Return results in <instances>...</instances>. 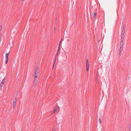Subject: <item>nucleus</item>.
<instances>
[{
	"instance_id": "obj_1",
	"label": "nucleus",
	"mask_w": 131,
	"mask_h": 131,
	"mask_svg": "<svg viewBox=\"0 0 131 131\" xmlns=\"http://www.w3.org/2000/svg\"><path fill=\"white\" fill-rule=\"evenodd\" d=\"M123 40H121L120 44L119 51L122 52L123 49Z\"/></svg>"
},
{
	"instance_id": "obj_2",
	"label": "nucleus",
	"mask_w": 131,
	"mask_h": 131,
	"mask_svg": "<svg viewBox=\"0 0 131 131\" xmlns=\"http://www.w3.org/2000/svg\"><path fill=\"white\" fill-rule=\"evenodd\" d=\"M39 68L37 66L36 67V68L35 69V72H37V73H38L39 71H38V70H39Z\"/></svg>"
},
{
	"instance_id": "obj_3",
	"label": "nucleus",
	"mask_w": 131,
	"mask_h": 131,
	"mask_svg": "<svg viewBox=\"0 0 131 131\" xmlns=\"http://www.w3.org/2000/svg\"><path fill=\"white\" fill-rule=\"evenodd\" d=\"M125 25L124 24L123 26V30L122 31V32L125 33Z\"/></svg>"
},
{
	"instance_id": "obj_4",
	"label": "nucleus",
	"mask_w": 131,
	"mask_h": 131,
	"mask_svg": "<svg viewBox=\"0 0 131 131\" xmlns=\"http://www.w3.org/2000/svg\"><path fill=\"white\" fill-rule=\"evenodd\" d=\"M58 110V107H55L54 109L53 110V113H54L56 112Z\"/></svg>"
},
{
	"instance_id": "obj_5",
	"label": "nucleus",
	"mask_w": 131,
	"mask_h": 131,
	"mask_svg": "<svg viewBox=\"0 0 131 131\" xmlns=\"http://www.w3.org/2000/svg\"><path fill=\"white\" fill-rule=\"evenodd\" d=\"M124 33H123V32H122V35H121V40H123Z\"/></svg>"
},
{
	"instance_id": "obj_6",
	"label": "nucleus",
	"mask_w": 131,
	"mask_h": 131,
	"mask_svg": "<svg viewBox=\"0 0 131 131\" xmlns=\"http://www.w3.org/2000/svg\"><path fill=\"white\" fill-rule=\"evenodd\" d=\"M38 73H37V72H35L34 76L35 78H37Z\"/></svg>"
},
{
	"instance_id": "obj_7",
	"label": "nucleus",
	"mask_w": 131,
	"mask_h": 131,
	"mask_svg": "<svg viewBox=\"0 0 131 131\" xmlns=\"http://www.w3.org/2000/svg\"><path fill=\"white\" fill-rule=\"evenodd\" d=\"M89 65L87 64L86 66V70L87 71H88L89 70Z\"/></svg>"
},
{
	"instance_id": "obj_8",
	"label": "nucleus",
	"mask_w": 131,
	"mask_h": 131,
	"mask_svg": "<svg viewBox=\"0 0 131 131\" xmlns=\"http://www.w3.org/2000/svg\"><path fill=\"white\" fill-rule=\"evenodd\" d=\"M6 59H8V55H9V54H8V53H6Z\"/></svg>"
},
{
	"instance_id": "obj_9",
	"label": "nucleus",
	"mask_w": 131,
	"mask_h": 131,
	"mask_svg": "<svg viewBox=\"0 0 131 131\" xmlns=\"http://www.w3.org/2000/svg\"><path fill=\"white\" fill-rule=\"evenodd\" d=\"M5 79H3V80L1 82V83L3 84L5 82Z\"/></svg>"
},
{
	"instance_id": "obj_10",
	"label": "nucleus",
	"mask_w": 131,
	"mask_h": 131,
	"mask_svg": "<svg viewBox=\"0 0 131 131\" xmlns=\"http://www.w3.org/2000/svg\"><path fill=\"white\" fill-rule=\"evenodd\" d=\"M86 65H87V64L89 65V64L88 63V59H86Z\"/></svg>"
},
{
	"instance_id": "obj_11",
	"label": "nucleus",
	"mask_w": 131,
	"mask_h": 131,
	"mask_svg": "<svg viewBox=\"0 0 131 131\" xmlns=\"http://www.w3.org/2000/svg\"><path fill=\"white\" fill-rule=\"evenodd\" d=\"M3 84L1 83L0 84V89L2 87H3Z\"/></svg>"
},
{
	"instance_id": "obj_12",
	"label": "nucleus",
	"mask_w": 131,
	"mask_h": 131,
	"mask_svg": "<svg viewBox=\"0 0 131 131\" xmlns=\"http://www.w3.org/2000/svg\"><path fill=\"white\" fill-rule=\"evenodd\" d=\"M16 102L15 101H13V105H15L16 104Z\"/></svg>"
},
{
	"instance_id": "obj_13",
	"label": "nucleus",
	"mask_w": 131,
	"mask_h": 131,
	"mask_svg": "<svg viewBox=\"0 0 131 131\" xmlns=\"http://www.w3.org/2000/svg\"><path fill=\"white\" fill-rule=\"evenodd\" d=\"M122 52L119 51V57H120L121 56Z\"/></svg>"
},
{
	"instance_id": "obj_14",
	"label": "nucleus",
	"mask_w": 131,
	"mask_h": 131,
	"mask_svg": "<svg viewBox=\"0 0 131 131\" xmlns=\"http://www.w3.org/2000/svg\"><path fill=\"white\" fill-rule=\"evenodd\" d=\"M96 14H97V13H95L94 14V15H93V17H95V16H96Z\"/></svg>"
},
{
	"instance_id": "obj_15",
	"label": "nucleus",
	"mask_w": 131,
	"mask_h": 131,
	"mask_svg": "<svg viewBox=\"0 0 131 131\" xmlns=\"http://www.w3.org/2000/svg\"><path fill=\"white\" fill-rule=\"evenodd\" d=\"M99 122L100 123V124L101 123H102L101 121V119L100 118H99Z\"/></svg>"
},
{
	"instance_id": "obj_16",
	"label": "nucleus",
	"mask_w": 131,
	"mask_h": 131,
	"mask_svg": "<svg viewBox=\"0 0 131 131\" xmlns=\"http://www.w3.org/2000/svg\"><path fill=\"white\" fill-rule=\"evenodd\" d=\"M8 59H6V61L5 62V64H7V63Z\"/></svg>"
},
{
	"instance_id": "obj_17",
	"label": "nucleus",
	"mask_w": 131,
	"mask_h": 131,
	"mask_svg": "<svg viewBox=\"0 0 131 131\" xmlns=\"http://www.w3.org/2000/svg\"><path fill=\"white\" fill-rule=\"evenodd\" d=\"M59 49H58V51L57 52V54H56V56L59 53Z\"/></svg>"
},
{
	"instance_id": "obj_18",
	"label": "nucleus",
	"mask_w": 131,
	"mask_h": 131,
	"mask_svg": "<svg viewBox=\"0 0 131 131\" xmlns=\"http://www.w3.org/2000/svg\"><path fill=\"white\" fill-rule=\"evenodd\" d=\"M61 41H62V40H61V41H60V43H59V47L60 46V45L61 44Z\"/></svg>"
},
{
	"instance_id": "obj_19",
	"label": "nucleus",
	"mask_w": 131,
	"mask_h": 131,
	"mask_svg": "<svg viewBox=\"0 0 131 131\" xmlns=\"http://www.w3.org/2000/svg\"><path fill=\"white\" fill-rule=\"evenodd\" d=\"M37 81H36L35 80H34V83H37Z\"/></svg>"
},
{
	"instance_id": "obj_20",
	"label": "nucleus",
	"mask_w": 131,
	"mask_h": 131,
	"mask_svg": "<svg viewBox=\"0 0 131 131\" xmlns=\"http://www.w3.org/2000/svg\"><path fill=\"white\" fill-rule=\"evenodd\" d=\"M129 131H131V126H130L129 127Z\"/></svg>"
},
{
	"instance_id": "obj_21",
	"label": "nucleus",
	"mask_w": 131,
	"mask_h": 131,
	"mask_svg": "<svg viewBox=\"0 0 131 131\" xmlns=\"http://www.w3.org/2000/svg\"><path fill=\"white\" fill-rule=\"evenodd\" d=\"M15 105H13V108H14L15 107Z\"/></svg>"
},
{
	"instance_id": "obj_22",
	"label": "nucleus",
	"mask_w": 131,
	"mask_h": 131,
	"mask_svg": "<svg viewBox=\"0 0 131 131\" xmlns=\"http://www.w3.org/2000/svg\"><path fill=\"white\" fill-rule=\"evenodd\" d=\"M35 81H37V78H35Z\"/></svg>"
},
{
	"instance_id": "obj_23",
	"label": "nucleus",
	"mask_w": 131,
	"mask_h": 131,
	"mask_svg": "<svg viewBox=\"0 0 131 131\" xmlns=\"http://www.w3.org/2000/svg\"><path fill=\"white\" fill-rule=\"evenodd\" d=\"M52 131H56V130H53Z\"/></svg>"
},
{
	"instance_id": "obj_24",
	"label": "nucleus",
	"mask_w": 131,
	"mask_h": 131,
	"mask_svg": "<svg viewBox=\"0 0 131 131\" xmlns=\"http://www.w3.org/2000/svg\"><path fill=\"white\" fill-rule=\"evenodd\" d=\"M53 67H54V66H53Z\"/></svg>"
}]
</instances>
